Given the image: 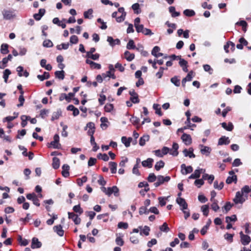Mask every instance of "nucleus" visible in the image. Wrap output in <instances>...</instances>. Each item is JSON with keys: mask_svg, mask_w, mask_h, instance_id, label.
I'll return each instance as SVG.
<instances>
[{"mask_svg": "<svg viewBox=\"0 0 251 251\" xmlns=\"http://www.w3.org/2000/svg\"><path fill=\"white\" fill-rule=\"evenodd\" d=\"M248 196L246 195H243L240 191H238L236 193L235 198L233 199V201L235 204H242L247 199Z\"/></svg>", "mask_w": 251, "mask_h": 251, "instance_id": "1", "label": "nucleus"}, {"mask_svg": "<svg viewBox=\"0 0 251 251\" xmlns=\"http://www.w3.org/2000/svg\"><path fill=\"white\" fill-rule=\"evenodd\" d=\"M170 179L171 178L169 176L164 177L161 175L158 176H157V181L154 183V185L155 187H157L165 182H168Z\"/></svg>", "mask_w": 251, "mask_h": 251, "instance_id": "2", "label": "nucleus"}, {"mask_svg": "<svg viewBox=\"0 0 251 251\" xmlns=\"http://www.w3.org/2000/svg\"><path fill=\"white\" fill-rule=\"evenodd\" d=\"M3 18L5 20H11L16 16L13 10H3L2 12Z\"/></svg>", "mask_w": 251, "mask_h": 251, "instance_id": "3", "label": "nucleus"}, {"mask_svg": "<svg viewBox=\"0 0 251 251\" xmlns=\"http://www.w3.org/2000/svg\"><path fill=\"white\" fill-rule=\"evenodd\" d=\"M140 18L139 17L136 18L134 20V26L136 28V30L138 33H140L143 31L144 29V25L142 24H140Z\"/></svg>", "mask_w": 251, "mask_h": 251, "instance_id": "4", "label": "nucleus"}, {"mask_svg": "<svg viewBox=\"0 0 251 251\" xmlns=\"http://www.w3.org/2000/svg\"><path fill=\"white\" fill-rule=\"evenodd\" d=\"M241 237V241L243 245H248L251 241L250 237L247 235H245L243 233L242 231L240 232Z\"/></svg>", "mask_w": 251, "mask_h": 251, "instance_id": "5", "label": "nucleus"}, {"mask_svg": "<svg viewBox=\"0 0 251 251\" xmlns=\"http://www.w3.org/2000/svg\"><path fill=\"white\" fill-rule=\"evenodd\" d=\"M68 217L69 219H72L76 225H78L80 223V218L73 212H68Z\"/></svg>", "mask_w": 251, "mask_h": 251, "instance_id": "6", "label": "nucleus"}, {"mask_svg": "<svg viewBox=\"0 0 251 251\" xmlns=\"http://www.w3.org/2000/svg\"><path fill=\"white\" fill-rule=\"evenodd\" d=\"M181 172L182 174L186 175L187 174L191 173L193 172V168L191 166H186L185 164L181 165Z\"/></svg>", "mask_w": 251, "mask_h": 251, "instance_id": "7", "label": "nucleus"}, {"mask_svg": "<svg viewBox=\"0 0 251 251\" xmlns=\"http://www.w3.org/2000/svg\"><path fill=\"white\" fill-rule=\"evenodd\" d=\"M59 136L58 134H55L53 137V141L50 143V144L54 149H60L61 145L59 143Z\"/></svg>", "mask_w": 251, "mask_h": 251, "instance_id": "8", "label": "nucleus"}, {"mask_svg": "<svg viewBox=\"0 0 251 251\" xmlns=\"http://www.w3.org/2000/svg\"><path fill=\"white\" fill-rule=\"evenodd\" d=\"M200 147H201V152L202 154L205 155L206 156L209 155L212 151L210 147L202 145H200Z\"/></svg>", "mask_w": 251, "mask_h": 251, "instance_id": "9", "label": "nucleus"}, {"mask_svg": "<svg viewBox=\"0 0 251 251\" xmlns=\"http://www.w3.org/2000/svg\"><path fill=\"white\" fill-rule=\"evenodd\" d=\"M86 63L90 65V67L92 69L100 70L101 69V67L100 64L94 62L90 59H87L86 60Z\"/></svg>", "mask_w": 251, "mask_h": 251, "instance_id": "10", "label": "nucleus"}, {"mask_svg": "<svg viewBox=\"0 0 251 251\" xmlns=\"http://www.w3.org/2000/svg\"><path fill=\"white\" fill-rule=\"evenodd\" d=\"M118 12L122 13L121 16L116 18V21L118 23H121L125 20L126 12L125 11L124 7H120L118 9Z\"/></svg>", "mask_w": 251, "mask_h": 251, "instance_id": "11", "label": "nucleus"}, {"mask_svg": "<svg viewBox=\"0 0 251 251\" xmlns=\"http://www.w3.org/2000/svg\"><path fill=\"white\" fill-rule=\"evenodd\" d=\"M181 138L186 145H189L192 143V138L189 134L183 133Z\"/></svg>", "mask_w": 251, "mask_h": 251, "instance_id": "12", "label": "nucleus"}, {"mask_svg": "<svg viewBox=\"0 0 251 251\" xmlns=\"http://www.w3.org/2000/svg\"><path fill=\"white\" fill-rule=\"evenodd\" d=\"M176 202L181 207V210H185L187 208V204L185 200L181 198L178 197L176 199Z\"/></svg>", "mask_w": 251, "mask_h": 251, "instance_id": "13", "label": "nucleus"}, {"mask_svg": "<svg viewBox=\"0 0 251 251\" xmlns=\"http://www.w3.org/2000/svg\"><path fill=\"white\" fill-rule=\"evenodd\" d=\"M178 145L176 143H174L172 149H170V154L174 156H176L178 154Z\"/></svg>", "mask_w": 251, "mask_h": 251, "instance_id": "14", "label": "nucleus"}, {"mask_svg": "<svg viewBox=\"0 0 251 251\" xmlns=\"http://www.w3.org/2000/svg\"><path fill=\"white\" fill-rule=\"evenodd\" d=\"M42 243L39 241L38 239L34 237L32 238L31 247L32 249L39 248L41 247Z\"/></svg>", "mask_w": 251, "mask_h": 251, "instance_id": "15", "label": "nucleus"}, {"mask_svg": "<svg viewBox=\"0 0 251 251\" xmlns=\"http://www.w3.org/2000/svg\"><path fill=\"white\" fill-rule=\"evenodd\" d=\"M194 150L192 148H190L189 150L184 149L183 151L185 156H189L190 158H195V155L193 153Z\"/></svg>", "mask_w": 251, "mask_h": 251, "instance_id": "16", "label": "nucleus"}, {"mask_svg": "<svg viewBox=\"0 0 251 251\" xmlns=\"http://www.w3.org/2000/svg\"><path fill=\"white\" fill-rule=\"evenodd\" d=\"M153 159L151 158H148L147 160L142 162V165L144 167L151 168L152 167Z\"/></svg>", "mask_w": 251, "mask_h": 251, "instance_id": "17", "label": "nucleus"}, {"mask_svg": "<svg viewBox=\"0 0 251 251\" xmlns=\"http://www.w3.org/2000/svg\"><path fill=\"white\" fill-rule=\"evenodd\" d=\"M107 41L109 43V45L112 47H113L115 45H119L120 44V41L119 39H114L111 36L107 37Z\"/></svg>", "mask_w": 251, "mask_h": 251, "instance_id": "18", "label": "nucleus"}, {"mask_svg": "<svg viewBox=\"0 0 251 251\" xmlns=\"http://www.w3.org/2000/svg\"><path fill=\"white\" fill-rule=\"evenodd\" d=\"M230 143L229 138L225 136L221 137L218 140V145H228Z\"/></svg>", "mask_w": 251, "mask_h": 251, "instance_id": "19", "label": "nucleus"}, {"mask_svg": "<svg viewBox=\"0 0 251 251\" xmlns=\"http://www.w3.org/2000/svg\"><path fill=\"white\" fill-rule=\"evenodd\" d=\"M53 230L54 232L60 236H63L64 235V230L62 229V226L60 225L55 226L53 227Z\"/></svg>", "mask_w": 251, "mask_h": 251, "instance_id": "20", "label": "nucleus"}, {"mask_svg": "<svg viewBox=\"0 0 251 251\" xmlns=\"http://www.w3.org/2000/svg\"><path fill=\"white\" fill-rule=\"evenodd\" d=\"M70 167L67 164H64L62 166V175L65 177H67L69 176V170Z\"/></svg>", "mask_w": 251, "mask_h": 251, "instance_id": "21", "label": "nucleus"}, {"mask_svg": "<svg viewBox=\"0 0 251 251\" xmlns=\"http://www.w3.org/2000/svg\"><path fill=\"white\" fill-rule=\"evenodd\" d=\"M45 10L44 9H40L38 13L34 14L33 15L34 18L37 20H40L42 17L45 14Z\"/></svg>", "mask_w": 251, "mask_h": 251, "instance_id": "22", "label": "nucleus"}, {"mask_svg": "<svg viewBox=\"0 0 251 251\" xmlns=\"http://www.w3.org/2000/svg\"><path fill=\"white\" fill-rule=\"evenodd\" d=\"M24 71V68L22 66H19L17 68V71L19 76H22L24 75L25 77H27L29 75V73L25 70L24 72V74H22V72Z\"/></svg>", "mask_w": 251, "mask_h": 251, "instance_id": "23", "label": "nucleus"}, {"mask_svg": "<svg viewBox=\"0 0 251 251\" xmlns=\"http://www.w3.org/2000/svg\"><path fill=\"white\" fill-rule=\"evenodd\" d=\"M132 139L131 137L127 138L126 137L123 136L122 137V142L125 145L126 147L130 146V143Z\"/></svg>", "mask_w": 251, "mask_h": 251, "instance_id": "24", "label": "nucleus"}, {"mask_svg": "<svg viewBox=\"0 0 251 251\" xmlns=\"http://www.w3.org/2000/svg\"><path fill=\"white\" fill-rule=\"evenodd\" d=\"M139 228L140 229V235H142L143 234H145L146 236H148L149 234V231L150 230V228L148 226H145L143 228L141 226H139Z\"/></svg>", "mask_w": 251, "mask_h": 251, "instance_id": "25", "label": "nucleus"}, {"mask_svg": "<svg viewBox=\"0 0 251 251\" xmlns=\"http://www.w3.org/2000/svg\"><path fill=\"white\" fill-rule=\"evenodd\" d=\"M52 167L54 169H57L60 166V160L57 157H54L52 159Z\"/></svg>", "mask_w": 251, "mask_h": 251, "instance_id": "26", "label": "nucleus"}, {"mask_svg": "<svg viewBox=\"0 0 251 251\" xmlns=\"http://www.w3.org/2000/svg\"><path fill=\"white\" fill-rule=\"evenodd\" d=\"M221 125L227 131H231L233 128V125L231 122L228 123V125L225 122L222 123Z\"/></svg>", "mask_w": 251, "mask_h": 251, "instance_id": "27", "label": "nucleus"}, {"mask_svg": "<svg viewBox=\"0 0 251 251\" xmlns=\"http://www.w3.org/2000/svg\"><path fill=\"white\" fill-rule=\"evenodd\" d=\"M125 57L126 59L128 61H131L134 58V54L133 53H131L128 51H126L124 53Z\"/></svg>", "mask_w": 251, "mask_h": 251, "instance_id": "28", "label": "nucleus"}, {"mask_svg": "<svg viewBox=\"0 0 251 251\" xmlns=\"http://www.w3.org/2000/svg\"><path fill=\"white\" fill-rule=\"evenodd\" d=\"M202 178L204 180L207 179L210 184H211L214 179V176L212 175H209L207 174H204L202 176Z\"/></svg>", "mask_w": 251, "mask_h": 251, "instance_id": "29", "label": "nucleus"}, {"mask_svg": "<svg viewBox=\"0 0 251 251\" xmlns=\"http://www.w3.org/2000/svg\"><path fill=\"white\" fill-rule=\"evenodd\" d=\"M126 48L128 50H133V49H136L137 50H139V48H136V46L135 45L134 42L133 40H129L128 42L127 43L126 45Z\"/></svg>", "mask_w": 251, "mask_h": 251, "instance_id": "30", "label": "nucleus"}, {"mask_svg": "<svg viewBox=\"0 0 251 251\" xmlns=\"http://www.w3.org/2000/svg\"><path fill=\"white\" fill-rule=\"evenodd\" d=\"M8 45L6 44H2L0 47V52L3 54H7L9 52Z\"/></svg>", "mask_w": 251, "mask_h": 251, "instance_id": "31", "label": "nucleus"}, {"mask_svg": "<svg viewBox=\"0 0 251 251\" xmlns=\"http://www.w3.org/2000/svg\"><path fill=\"white\" fill-rule=\"evenodd\" d=\"M109 165L111 173L115 174L117 171V163L114 162H110Z\"/></svg>", "mask_w": 251, "mask_h": 251, "instance_id": "32", "label": "nucleus"}, {"mask_svg": "<svg viewBox=\"0 0 251 251\" xmlns=\"http://www.w3.org/2000/svg\"><path fill=\"white\" fill-rule=\"evenodd\" d=\"M21 119L22 120L21 126L23 127H24L26 126L27 124V120H29L30 117L29 116H27L25 115H22L21 117Z\"/></svg>", "mask_w": 251, "mask_h": 251, "instance_id": "33", "label": "nucleus"}, {"mask_svg": "<svg viewBox=\"0 0 251 251\" xmlns=\"http://www.w3.org/2000/svg\"><path fill=\"white\" fill-rule=\"evenodd\" d=\"M251 191V186L250 187L248 185H245L241 189V190L240 192H241L243 195H247V194Z\"/></svg>", "mask_w": 251, "mask_h": 251, "instance_id": "34", "label": "nucleus"}, {"mask_svg": "<svg viewBox=\"0 0 251 251\" xmlns=\"http://www.w3.org/2000/svg\"><path fill=\"white\" fill-rule=\"evenodd\" d=\"M65 72L63 71H57L55 72V77L58 78V79L63 80L64 78V75Z\"/></svg>", "mask_w": 251, "mask_h": 251, "instance_id": "35", "label": "nucleus"}, {"mask_svg": "<svg viewBox=\"0 0 251 251\" xmlns=\"http://www.w3.org/2000/svg\"><path fill=\"white\" fill-rule=\"evenodd\" d=\"M150 139V137L149 135H144L143 137H141L139 140V144L140 145L143 146L145 144L146 141H149Z\"/></svg>", "mask_w": 251, "mask_h": 251, "instance_id": "36", "label": "nucleus"}, {"mask_svg": "<svg viewBox=\"0 0 251 251\" xmlns=\"http://www.w3.org/2000/svg\"><path fill=\"white\" fill-rule=\"evenodd\" d=\"M11 74V72L9 69H6L3 72V78H4V82L5 83L7 82V80L9 77V75Z\"/></svg>", "mask_w": 251, "mask_h": 251, "instance_id": "37", "label": "nucleus"}, {"mask_svg": "<svg viewBox=\"0 0 251 251\" xmlns=\"http://www.w3.org/2000/svg\"><path fill=\"white\" fill-rule=\"evenodd\" d=\"M102 77L104 79L106 78L107 77H109L110 78H112V79H115L116 76L114 75V73H111L110 72L107 71L106 73H103Z\"/></svg>", "mask_w": 251, "mask_h": 251, "instance_id": "38", "label": "nucleus"}, {"mask_svg": "<svg viewBox=\"0 0 251 251\" xmlns=\"http://www.w3.org/2000/svg\"><path fill=\"white\" fill-rule=\"evenodd\" d=\"M165 165L164 162L160 160L157 162L154 166V168L156 171H159L160 169L163 168Z\"/></svg>", "mask_w": 251, "mask_h": 251, "instance_id": "39", "label": "nucleus"}, {"mask_svg": "<svg viewBox=\"0 0 251 251\" xmlns=\"http://www.w3.org/2000/svg\"><path fill=\"white\" fill-rule=\"evenodd\" d=\"M169 11L172 14V16L173 17H176L180 15V13L176 12L175 7L174 6L170 7Z\"/></svg>", "mask_w": 251, "mask_h": 251, "instance_id": "40", "label": "nucleus"}, {"mask_svg": "<svg viewBox=\"0 0 251 251\" xmlns=\"http://www.w3.org/2000/svg\"><path fill=\"white\" fill-rule=\"evenodd\" d=\"M92 9H89L87 11H85L84 12V17L85 19H91L93 17L92 13H93Z\"/></svg>", "mask_w": 251, "mask_h": 251, "instance_id": "41", "label": "nucleus"}, {"mask_svg": "<svg viewBox=\"0 0 251 251\" xmlns=\"http://www.w3.org/2000/svg\"><path fill=\"white\" fill-rule=\"evenodd\" d=\"M90 143L91 145L93 146L92 149L93 151H96L99 149V147L97 146V143L95 142L94 137L90 138Z\"/></svg>", "mask_w": 251, "mask_h": 251, "instance_id": "42", "label": "nucleus"}, {"mask_svg": "<svg viewBox=\"0 0 251 251\" xmlns=\"http://www.w3.org/2000/svg\"><path fill=\"white\" fill-rule=\"evenodd\" d=\"M50 77V74L48 72H44L43 75H38L37 78L41 81H43L45 79H48Z\"/></svg>", "mask_w": 251, "mask_h": 251, "instance_id": "43", "label": "nucleus"}, {"mask_svg": "<svg viewBox=\"0 0 251 251\" xmlns=\"http://www.w3.org/2000/svg\"><path fill=\"white\" fill-rule=\"evenodd\" d=\"M159 229L160 231L166 233L169 232L170 230V228L166 223H164L163 224L159 227Z\"/></svg>", "mask_w": 251, "mask_h": 251, "instance_id": "44", "label": "nucleus"}, {"mask_svg": "<svg viewBox=\"0 0 251 251\" xmlns=\"http://www.w3.org/2000/svg\"><path fill=\"white\" fill-rule=\"evenodd\" d=\"M232 182H234L236 183L237 182V176H228L226 180V182L227 184H231Z\"/></svg>", "mask_w": 251, "mask_h": 251, "instance_id": "45", "label": "nucleus"}, {"mask_svg": "<svg viewBox=\"0 0 251 251\" xmlns=\"http://www.w3.org/2000/svg\"><path fill=\"white\" fill-rule=\"evenodd\" d=\"M183 14L188 17H192L195 15V12L193 10L186 9L183 11Z\"/></svg>", "mask_w": 251, "mask_h": 251, "instance_id": "46", "label": "nucleus"}, {"mask_svg": "<svg viewBox=\"0 0 251 251\" xmlns=\"http://www.w3.org/2000/svg\"><path fill=\"white\" fill-rule=\"evenodd\" d=\"M212 203L211 205V208L215 211L217 212L220 208V207L218 205V201L214 200V201H211Z\"/></svg>", "mask_w": 251, "mask_h": 251, "instance_id": "47", "label": "nucleus"}, {"mask_svg": "<svg viewBox=\"0 0 251 251\" xmlns=\"http://www.w3.org/2000/svg\"><path fill=\"white\" fill-rule=\"evenodd\" d=\"M20 92V94H21V95L19 96V101H20V104H18L17 105L18 107H20V106H22L24 104V101H25V99H24V91H21V92Z\"/></svg>", "mask_w": 251, "mask_h": 251, "instance_id": "48", "label": "nucleus"}, {"mask_svg": "<svg viewBox=\"0 0 251 251\" xmlns=\"http://www.w3.org/2000/svg\"><path fill=\"white\" fill-rule=\"evenodd\" d=\"M171 81L175 86L178 87L180 86V80L176 76H174L171 79Z\"/></svg>", "mask_w": 251, "mask_h": 251, "instance_id": "49", "label": "nucleus"}, {"mask_svg": "<svg viewBox=\"0 0 251 251\" xmlns=\"http://www.w3.org/2000/svg\"><path fill=\"white\" fill-rule=\"evenodd\" d=\"M201 210L203 213V214L205 216H207L209 213V207L208 205H202L201 207Z\"/></svg>", "mask_w": 251, "mask_h": 251, "instance_id": "50", "label": "nucleus"}, {"mask_svg": "<svg viewBox=\"0 0 251 251\" xmlns=\"http://www.w3.org/2000/svg\"><path fill=\"white\" fill-rule=\"evenodd\" d=\"M211 220H208V222H207V224L206 226H204L201 229V233L202 235H204L205 234V233H206L207 232V230L208 229V227L210 225V224H211Z\"/></svg>", "mask_w": 251, "mask_h": 251, "instance_id": "51", "label": "nucleus"}, {"mask_svg": "<svg viewBox=\"0 0 251 251\" xmlns=\"http://www.w3.org/2000/svg\"><path fill=\"white\" fill-rule=\"evenodd\" d=\"M237 221V217L235 215H233L231 216H227L226 217V222L227 223H230V222H235Z\"/></svg>", "mask_w": 251, "mask_h": 251, "instance_id": "52", "label": "nucleus"}, {"mask_svg": "<svg viewBox=\"0 0 251 251\" xmlns=\"http://www.w3.org/2000/svg\"><path fill=\"white\" fill-rule=\"evenodd\" d=\"M114 106L112 104L107 103L104 106V111L106 112H110L113 109Z\"/></svg>", "mask_w": 251, "mask_h": 251, "instance_id": "53", "label": "nucleus"}, {"mask_svg": "<svg viewBox=\"0 0 251 251\" xmlns=\"http://www.w3.org/2000/svg\"><path fill=\"white\" fill-rule=\"evenodd\" d=\"M69 46V44L68 43H62L60 45H57L56 48H57V50H61L62 49L67 50V49H68Z\"/></svg>", "mask_w": 251, "mask_h": 251, "instance_id": "54", "label": "nucleus"}, {"mask_svg": "<svg viewBox=\"0 0 251 251\" xmlns=\"http://www.w3.org/2000/svg\"><path fill=\"white\" fill-rule=\"evenodd\" d=\"M73 210L76 213H78L79 215L81 214L83 212V209L80 207L79 204L74 206Z\"/></svg>", "mask_w": 251, "mask_h": 251, "instance_id": "55", "label": "nucleus"}, {"mask_svg": "<svg viewBox=\"0 0 251 251\" xmlns=\"http://www.w3.org/2000/svg\"><path fill=\"white\" fill-rule=\"evenodd\" d=\"M139 4L138 3H134L132 5V8L134 11L135 13L139 14L141 12V11L139 10Z\"/></svg>", "mask_w": 251, "mask_h": 251, "instance_id": "56", "label": "nucleus"}, {"mask_svg": "<svg viewBox=\"0 0 251 251\" xmlns=\"http://www.w3.org/2000/svg\"><path fill=\"white\" fill-rule=\"evenodd\" d=\"M61 114V111H57L56 112H54L52 114V117H51V120L53 121L54 120H56L59 118V117L60 116Z\"/></svg>", "mask_w": 251, "mask_h": 251, "instance_id": "57", "label": "nucleus"}, {"mask_svg": "<svg viewBox=\"0 0 251 251\" xmlns=\"http://www.w3.org/2000/svg\"><path fill=\"white\" fill-rule=\"evenodd\" d=\"M224 186V183L223 182H221L220 184H218L217 181H215L214 183V187L215 189H217L218 190H221L223 188Z\"/></svg>", "mask_w": 251, "mask_h": 251, "instance_id": "58", "label": "nucleus"}, {"mask_svg": "<svg viewBox=\"0 0 251 251\" xmlns=\"http://www.w3.org/2000/svg\"><path fill=\"white\" fill-rule=\"evenodd\" d=\"M139 213L140 215L143 214H148L149 211L148 210L147 208L145 206H142L140 208Z\"/></svg>", "mask_w": 251, "mask_h": 251, "instance_id": "59", "label": "nucleus"}, {"mask_svg": "<svg viewBox=\"0 0 251 251\" xmlns=\"http://www.w3.org/2000/svg\"><path fill=\"white\" fill-rule=\"evenodd\" d=\"M233 234H229L228 233L224 235L225 239H226L227 241H229L230 243L233 241Z\"/></svg>", "mask_w": 251, "mask_h": 251, "instance_id": "60", "label": "nucleus"}, {"mask_svg": "<svg viewBox=\"0 0 251 251\" xmlns=\"http://www.w3.org/2000/svg\"><path fill=\"white\" fill-rule=\"evenodd\" d=\"M157 179V177L153 173H151L148 177V180L150 182H154Z\"/></svg>", "mask_w": 251, "mask_h": 251, "instance_id": "61", "label": "nucleus"}, {"mask_svg": "<svg viewBox=\"0 0 251 251\" xmlns=\"http://www.w3.org/2000/svg\"><path fill=\"white\" fill-rule=\"evenodd\" d=\"M203 69L205 72H207L209 74H212L213 73V69L211 68L210 65L205 64L203 66Z\"/></svg>", "mask_w": 251, "mask_h": 251, "instance_id": "62", "label": "nucleus"}, {"mask_svg": "<svg viewBox=\"0 0 251 251\" xmlns=\"http://www.w3.org/2000/svg\"><path fill=\"white\" fill-rule=\"evenodd\" d=\"M87 180V177L86 176H83L81 179H77V184L79 186H82L83 184Z\"/></svg>", "mask_w": 251, "mask_h": 251, "instance_id": "63", "label": "nucleus"}, {"mask_svg": "<svg viewBox=\"0 0 251 251\" xmlns=\"http://www.w3.org/2000/svg\"><path fill=\"white\" fill-rule=\"evenodd\" d=\"M78 41V37L75 35L71 36L70 42L72 44H76Z\"/></svg>", "mask_w": 251, "mask_h": 251, "instance_id": "64", "label": "nucleus"}]
</instances>
